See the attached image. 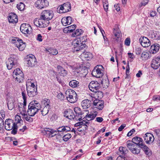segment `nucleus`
<instances>
[{
    "mask_svg": "<svg viewBox=\"0 0 160 160\" xmlns=\"http://www.w3.org/2000/svg\"><path fill=\"white\" fill-rule=\"evenodd\" d=\"M53 16L52 11L44 10L42 12L39 18L35 19L34 21V24L39 28H45L49 25V20L52 19Z\"/></svg>",
    "mask_w": 160,
    "mask_h": 160,
    "instance_id": "1",
    "label": "nucleus"
},
{
    "mask_svg": "<svg viewBox=\"0 0 160 160\" xmlns=\"http://www.w3.org/2000/svg\"><path fill=\"white\" fill-rule=\"evenodd\" d=\"M34 80L28 79L26 82L27 90L28 96L32 97L36 96L37 94V88L35 85Z\"/></svg>",
    "mask_w": 160,
    "mask_h": 160,
    "instance_id": "2",
    "label": "nucleus"
},
{
    "mask_svg": "<svg viewBox=\"0 0 160 160\" xmlns=\"http://www.w3.org/2000/svg\"><path fill=\"white\" fill-rule=\"evenodd\" d=\"M41 106L37 101H34L31 102L28 106V113L29 115L33 116L40 110Z\"/></svg>",
    "mask_w": 160,
    "mask_h": 160,
    "instance_id": "3",
    "label": "nucleus"
},
{
    "mask_svg": "<svg viewBox=\"0 0 160 160\" xmlns=\"http://www.w3.org/2000/svg\"><path fill=\"white\" fill-rule=\"evenodd\" d=\"M5 128L7 130H12V134L15 135L17 131V126L15 122L11 119H6L5 122Z\"/></svg>",
    "mask_w": 160,
    "mask_h": 160,
    "instance_id": "4",
    "label": "nucleus"
},
{
    "mask_svg": "<svg viewBox=\"0 0 160 160\" xmlns=\"http://www.w3.org/2000/svg\"><path fill=\"white\" fill-rule=\"evenodd\" d=\"M103 66L101 65L96 66L92 70V74L95 77L100 78L103 75Z\"/></svg>",
    "mask_w": 160,
    "mask_h": 160,
    "instance_id": "5",
    "label": "nucleus"
},
{
    "mask_svg": "<svg viewBox=\"0 0 160 160\" xmlns=\"http://www.w3.org/2000/svg\"><path fill=\"white\" fill-rule=\"evenodd\" d=\"M25 62L28 67H34L37 65V62L35 56L32 54L27 56L25 59Z\"/></svg>",
    "mask_w": 160,
    "mask_h": 160,
    "instance_id": "6",
    "label": "nucleus"
},
{
    "mask_svg": "<svg viewBox=\"0 0 160 160\" xmlns=\"http://www.w3.org/2000/svg\"><path fill=\"white\" fill-rule=\"evenodd\" d=\"M127 146L129 149L134 154H138L140 152V149L137 145L133 143L131 141L127 142Z\"/></svg>",
    "mask_w": 160,
    "mask_h": 160,
    "instance_id": "7",
    "label": "nucleus"
},
{
    "mask_svg": "<svg viewBox=\"0 0 160 160\" xmlns=\"http://www.w3.org/2000/svg\"><path fill=\"white\" fill-rule=\"evenodd\" d=\"M6 66L8 70L15 68L18 65L16 60L13 56L9 58L6 62Z\"/></svg>",
    "mask_w": 160,
    "mask_h": 160,
    "instance_id": "8",
    "label": "nucleus"
},
{
    "mask_svg": "<svg viewBox=\"0 0 160 160\" xmlns=\"http://www.w3.org/2000/svg\"><path fill=\"white\" fill-rule=\"evenodd\" d=\"M48 5L49 2L47 0H37L35 4L37 8L41 9L47 7Z\"/></svg>",
    "mask_w": 160,
    "mask_h": 160,
    "instance_id": "9",
    "label": "nucleus"
},
{
    "mask_svg": "<svg viewBox=\"0 0 160 160\" xmlns=\"http://www.w3.org/2000/svg\"><path fill=\"white\" fill-rule=\"evenodd\" d=\"M88 87L90 90L94 92L101 89L100 84L97 81H92L90 82Z\"/></svg>",
    "mask_w": 160,
    "mask_h": 160,
    "instance_id": "10",
    "label": "nucleus"
},
{
    "mask_svg": "<svg viewBox=\"0 0 160 160\" xmlns=\"http://www.w3.org/2000/svg\"><path fill=\"white\" fill-rule=\"evenodd\" d=\"M71 9L70 4L69 2L64 3L59 6V13H65L68 12Z\"/></svg>",
    "mask_w": 160,
    "mask_h": 160,
    "instance_id": "11",
    "label": "nucleus"
},
{
    "mask_svg": "<svg viewBox=\"0 0 160 160\" xmlns=\"http://www.w3.org/2000/svg\"><path fill=\"white\" fill-rule=\"evenodd\" d=\"M14 41H15L14 42L15 45L18 48L19 50L22 51L25 49L26 46V44L23 42L21 39L17 38Z\"/></svg>",
    "mask_w": 160,
    "mask_h": 160,
    "instance_id": "12",
    "label": "nucleus"
},
{
    "mask_svg": "<svg viewBox=\"0 0 160 160\" xmlns=\"http://www.w3.org/2000/svg\"><path fill=\"white\" fill-rule=\"evenodd\" d=\"M31 27L28 24L23 23L21 24L20 30L24 34H29L30 33V31L31 30Z\"/></svg>",
    "mask_w": 160,
    "mask_h": 160,
    "instance_id": "13",
    "label": "nucleus"
},
{
    "mask_svg": "<svg viewBox=\"0 0 160 160\" xmlns=\"http://www.w3.org/2000/svg\"><path fill=\"white\" fill-rule=\"evenodd\" d=\"M139 41L141 45L144 47H148L151 45L149 39L146 37H141L139 39Z\"/></svg>",
    "mask_w": 160,
    "mask_h": 160,
    "instance_id": "14",
    "label": "nucleus"
},
{
    "mask_svg": "<svg viewBox=\"0 0 160 160\" xmlns=\"http://www.w3.org/2000/svg\"><path fill=\"white\" fill-rule=\"evenodd\" d=\"M64 114V116L69 119H75L79 121L81 120V118H76L74 113L71 110H69L68 111H65Z\"/></svg>",
    "mask_w": 160,
    "mask_h": 160,
    "instance_id": "15",
    "label": "nucleus"
},
{
    "mask_svg": "<svg viewBox=\"0 0 160 160\" xmlns=\"http://www.w3.org/2000/svg\"><path fill=\"white\" fill-rule=\"evenodd\" d=\"M160 65V57H154L152 60L151 66L153 69H158Z\"/></svg>",
    "mask_w": 160,
    "mask_h": 160,
    "instance_id": "16",
    "label": "nucleus"
},
{
    "mask_svg": "<svg viewBox=\"0 0 160 160\" xmlns=\"http://www.w3.org/2000/svg\"><path fill=\"white\" fill-rule=\"evenodd\" d=\"M44 132L48 135V137H52L58 134L57 133V131L54 130L53 129L49 128H44L42 132Z\"/></svg>",
    "mask_w": 160,
    "mask_h": 160,
    "instance_id": "17",
    "label": "nucleus"
},
{
    "mask_svg": "<svg viewBox=\"0 0 160 160\" xmlns=\"http://www.w3.org/2000/svg\"><path fill=\"white\" fill-rule=\"evenodd\" d=\"M93 104L95 106V108L99 110H102L104 107V102L102 100H100L98 99H96L94 100Z\"/></svg>",
    "mask_w": 160,
    "mask_h": 160,
    "instance_id": "18",
    "label": "nucleus"
},
{
    "mask_svg": "<svg viewBox=\"0 0 160 160\" xmlns=\"http://www.w3.org/2000/svg\"><path fill=\"white\" fill-rule=\"evenodd\" d=\"M8 19L10 23H13L17 22L18 20L17 15L14 12L9 14Z\"/></svg>",
    "mask_w": 160,
    "mask_h": 160,
    "instance_id": "19",
    "label": "nucleus"
},
{
    "mask_svg": "<svg viewBox=\"0 0 160 160\" xmlns=\"http://www.w3.org/2000/svg\"><path fill=\"white\" fill-rule=\"evenodd\" d=\"M61 22L63 26H66L71 24L72 22V20L70 16L64 17L62 19Z\"/></svg>",
    "mask_w": 160,
    "mask_h": 160,
    "instance_id": "20",
    "label": "nucleus"
},
{
    "mask_svg": "<svg viewBox=\"0 0 160 160\" xmlns=\"http://www.w3.org/2000/svg\"><path fill=\"white\" fill-rule=\"evenodd\" d=\"M144 137V140L147 144L152 143L154 139L153 135L150 133H147Z\"/></svg>",
    "mask_w": 160,
    "mask_h": 160,
    "instance_id": "21",
    "label": "nucleus"
},
{
    "mask_svg": "<svg viewBox=\"0 0 160 160\" xmlns=\"http://www.w3.org/2000/svg\"><path fill=\"white\" fill-rule=\"evenodd\" d=\"M57 68L58 75L64 77L66 76L68 74V71L61 66H58Z\"/></svg>",
    "mask_w": 160,
    "mask_h": 160,
    "instance_id": "22",
    "label": "nucleus"
},
{
    "mask_svg": "<svg viewBox=\"0 0 160 160\" xmlns=\"http://www.w3.org/2000/svg\"><path fill=\"white\" fill-rule=\"evenodd\" d=\"M128 150L126 148L122 147L121 150V160H128L127 153Z\"/></svg>",
    "mask_w": 160,
    "mask_h": 160,
    "instance_id": "23",
    "label": "nucleus"
},
{
    "mask_svg": "<svg viewBox=\"0 0 160 160\" xmlns=\"http://www.w3.org/2000/svg\"><path fill=\"white\" fill-rule=\"evenodd\" d=\"M133 143L136 144V145L139 146L140 148L142 145L144 143L143 142V140L141 138L139 137H135L133 138L131 141Z\"/></svg>",
    "mask_w": 160,
    "mask_h": 160,
    "instance_id": "24",
    "label": "nucleus"
},
{
    "mask_svg": "<svg viewBox=\"0 0 160 160\" xmlns=\"http://www.w3.org/2000/svg\"><path fill=\"white\" fill-rule=\"evenodd\" d=\"M87 114L85 117H86L87 120L89 121L93 120L97 115L98 112L96 111L94 112H93L90 113L88 115L87 114V110L84 111Z\"/></svg>",
    "mask_w": 160,
    "mask_h": 160,
    "instance_id": "25",
    "label": "nucleus"
},
{
    "mask_svg": "<svg viewBox=\"0 0 160 160\" xmlns=\"http://www.w3.org/2000/svg\"><path fill=\"white\" fill-rule=\"evenodd\" d=\"M67 100L71 103L76 102L78 99L77 95L76 93H74L73 95H71L66 97Z\"/></svg>",
    "mask_w": 160,
    "mask_h": 160,
    "instance_id": "26",
    "label": "nucleus"
},
{
    "mask_svg": "<svg viewBox=\"0 0 160 160\" xmlns=\"http://www.w3.org/2000/svg\"><path fill=\"white\" fill-rule=\"evenodd\" d=\"M81 56L82 58H85L87 60H89L92 58V54L88 52H83Z\"/></svg>",
    "mask_w": 160,
    "mask_h": 160,
    "instance_id": "27",
    "label": "nucleus"
},
{
    "mask_svg": "<svg viewBox=\"0 0 160 160\" xmlns=\"http://www.w3.org/2000/svg\"><path fill=\"white\" fill-rule=\"evenodd\" d=\"M76 25L73 24L72 25L65 28L63 29V31L64 33H68L72 32L76 28Z\"/></svg>",
    "mask_w": 160,
    "mask_h": 160,
    "instance_id": "28",
    "label": "nucleus"
},
{
    "mask_svg": "<svg viewBox=\"0 0 160 160\" xmlns=\"http://www.w3.org/2000/svg\"><path fill=\"white\" fill-rule=\"evenodd\" d=\"M85 46L86 45L84 44L81 45L80 46H78L74 47L72 49L73 52H83V51L84 50Z\"/></svg>",
    "mask_w": 160,
    "mask_h": 160,
    "instance_id": "29",
    "label": "nucleus"
},
{
    "mask_svg": "<svg viewBox=\"0 0 160 160\" xmlns=\"http://www.w3.org/2000/svg\"><path fill=\"white\" fill-rule=\"evenodd\" d=\"M74 110L76 114L75 116L76 117L81 118V119L82 118L81 116L83 114L84 112H81V109L78 107H75L74 109Z\"/></svg>",
    "mask_w": 160,
    "mask_h": 160,
    "instance_id": "30",
    "label": "nucleus"
},
{
    "mask_svg": "<svg viewBox=\"0 0 160 160\" xmlns=\"http://www.w3.org/2000/svg\"><path fill=\"white\" fill-rule=\"evenodd\" d=\"M19 75H14L13 78H15L16 81L18 83L22 82L23 80L24 75L23 73H21Z\"/></svg>",
    "mask_w": 160,
    "mask_h": 160,
    "instance_id": "31",
    "label": "nucleus"
},
{
    "mask_svg": "<svg viewBox=\"0 0 160 160\" xmlns=\"http://www.w3.org/2000/svg\"><path fill=\"white\" fill-rule=\"evenodd\" d=\"M50 101L49 99L45 98L42 100L41 102V108L42 107H48L50 108Z\"/></svg>",
    "mask_w": 160,
    "mask_h": 160,
    "instance_id": "32",
    "label": "nucleus"
},
{
    "mask_svg": "<svg viewBox=\"0 0 160 160\" xmlns=\"http://www.w3.org/2000/svg\"><path fill=\"white\" fill-rule=\"evenodd\" d=\"M140 148L142 149L146 155L148 156H150L151 155V151L144 144L143 145H142Z\"/></svg>",
    "mask_w": 160,
    "mask_h": 160,
    "instance_id": "33",
    "label": "nucleus"
},
{
    "mask_svg": "<svg viewBox=\"0 0 160 160\" xmlns=\"http://www.w3.org/2000/svg\"><path fill=\"white\" fill-rule=\"evenodd\" d=\"M114 36L113 39L117 41L119 40L120 33L119 30L117 28H114L113 31Z\"/></svg>",
    "mask_w": 160,
    "mask_h": 160,
    "instance_id": "34",
    "label": "nucleus"
},
{
    "mask_svg": "<svg viewBox=\"0 0 160 160\" xmlns=\"http://www.w3.org/2000/svg\"><path fill=\"white\" fill-rule=\"evenodd\" d=\"M81 105L83 109H87L90 106V101L88 99L83 100L81 103Z\"/></svg>",
    "mask_w": 160,
    "mask_h": 160,
    "instance_id": "35",
    "label": "nucleus"
},
{
    "mask_svg": "<svg viewBox=\"0 0 160 160\" xmlns=\"http://www.w3.org/2000/svg\"><path fill=\"white\" fill-rule=\"evenodd\" d=\"M151 53L149 52H143L141 54V57L143 60H148L150 57Z\"/></svg>",
    "mask_w": 160,
    "mask_h": 160,
    "instance_id": "36",
    "label": "nucleus"
},
{
    "mask_svg": "<svg viewBox=\"0 0 160 160\" xmlns=\"http://www.w3.org/2000/svg\"><path fill=\"white\" fill-rule=\"evenodd\" d=\"M159 49V45L158 44L155 43L152 45L150 49L152 51H153L152 53H156Z\"/></svg>",
    "mask_w": 160,
    "mask_h": 160,
    "instance_id": "37",
    "label": "nucleus"
},
{
    "mask_svg": "<svg viewBox=\"0 0 160 160\" xmlns=\"http://www.w3.org/2000/svg\"><path fill=\"white\" fill-rule=\"evenodd\" d=\"M89 123L85 120H83L82 122H79L75 124V126L76 127L81 126H85V128L88 127V125H89Z\"/></svg>",
    "mask_w": 160,
    "mask_h": 160,
    "instance_id": "38",
    "label": "nucleus"
},
{
    "mask_svg": "<svg viewBox=\"0 0 160 160\" xmlns=\"http://www.w3.org/2000/svg\"><path fill=\"white\" fill-rule=\"evenodd\" d=\"M69 85L73 88H76L79 86V82L76 80H72L69 82Z\"/></svg>",
    "mask_w": 160,
    "mask_h": 160,
    "instance_id": "39",
    "label": "nucleus"
},
{
    "mask_svg": "<svg viewBox=\"0 0 160 160\" xmlns=\"http://www.w3.org/2000/svg\"><path fill=\"white\" fill-rule=\"evenodd\" d=\"M72 44L73 45V47L80 46L81 45H83L82 44V42L79 39L74 40L72 42Z\"/></svg>",
    "mask_w": 160,
    "mask_h": 160,
    "instance_id": "40",
    "label": "nucleus"
},
{
    "mask_svg": "<svg viewBox=\"0 0 160 160\" xmlns=\"http://www.w3.org/2000/svg\"><path fill=\"white\" fill-rule=\"evenodd\" d=\"M19 111L20 112L21 114L23 117L26 114H27V112L26 111V108L25 107H20L19 108Z\"/></svg>",
    "mask_w": 160,
    "mask_h": 160,
    "instance_id": "41",
    "label": "nucleus"
},
{
    "mask_svg": "<svg viewBox=\"0 0 160 160\" xmlns=\"http://www.w3.org/2000/svg\"><path fill=\"white\" fill-rule=\"evenodd\" d=\"M48 52L50 54L53 55H55L58 53V50L56 49L51 48L49 49Z\"/></svg>",
    "mask_w": 160,
    "mask_h": 160,
    "instance_id": "42",
    "label": "nucleus"
},
{
    "mask_svg": "<svg viewBox=\"0 0 160 160\" xmlns=\"http://www.w3.org/2000/svg\"><path fill=\"white\" fill-rule=\"evenodd\" d=\"M96 92H94L95 93L94 95L95 96V97H97L98 98H101L103 96L102 92L99 90H97Z\"/></svg>",
    "mask_w": 160,
    "mask_h": 160,
    "instance_id": "43",
    "label": "nucleus"
},
{
    "mask_svg": "<svg viewBox=\"0 0 160 160\" xmlns=\"http://www.w3.org/2000/svg\"><path fill=\"white\" fill-rule=\"evenodd\" d=\"M31 116L28 115L27 114H26L24 116L22 117V118L24 120L29 122H32L33 121V118L30 117Z\"/></svg>",
    "mask_w": 160,
    "mask_h": 160,
    "instance_id": "44",
    "label": "nucleus"
},
{
    "mask_svg": "<svg viewBox=\"0 0 160 160\" xmlns=\"http://www.w3.org/2000/svg\"><path fill=\"white\" fill-rule=\"evenodd\" d=\"M76 92L73 90L69 89L67 90L65 92V95L66 97H68L70 95H73L74 93H76Z\"/></svg>",
    "mask_w": 160,
    "mask_h": 160,
    "instance_id": "45",
    "label": "nucleus"
},
{
    "mask_svg": "<svg viewBox=\"0 0 160 160\" xmlns=\"http://www.w3.org/2000/svg\"><path fill=\"white\" fill-rule=\"evenodd\" d=\"M50 109L48 107H43V108L42 111H41L42 112V114L43 116H45L47 115L49 111V110Z\"/></svg>",
    "mask_w": 160,
    "mask_h": 160,
    "instance_id": "46",
    "label": "nucleus"
},
{
    "mask_svg": "<svg viewBox=\"0 0 160 160\" xmlns=\"http://www.w3.org/2000/svg\"><path fill=\"white\" fill-rule=\"evenodd\" d=\"M82 33V30L81 29L77 30L74 33L72 34V36L73 37H76L80 35Z\"/></svg>",
    "mask_w": 160,
    "mask_h": 160,
    "instance_id": "47",
    "label": "nucleus"
},
{
    "mask_svg": "<svg viewBox=\"0 0 160 160\" xmlns=\"http://www.w3.org/2000/svg\"><path fill=\"white\" fill-rule=\"evenodd\" d=\"M103 7L104 9L106 12H107L108 9V0H103Z\"/></svg>",
    "mask_w": 160,
    "mask_h": 160,
    "instance_id": "48",
    "label": "nucleus"
},
{
    "mask_svg": "<svg viewBox=\"0 0 160 160\" xmlns=\"http://www.w3.org/2000/svg\"><path fill=\"white\" fill-rule=\"evenodd\" d=\"M157 40H160V32L158 31L154 32L152 35Z\"/></svg>",
    "mask_w": 160,
    "mask_h": 160,
    "instance_id": "49",
    "label": "nucleus"
},
{
    "mask_svg": "<svg viewBox=\"0 0 160 160\" xmlns=\"http://www.w3.org/2000/svg\"><path fill=\"white\" fill-rule=\"evenodd\" d=\"M18 9L19 10L22 11L25 8V5L22 3L21 2L17 5Z\"/></svg>",
    "mask_w": 160,
    "mask_h": 160,
    "instance_id": "50",
    "label": "nucleus"
},
{
    "mask_svg": "<svg viewBox=\"0 0 160 160\" xmlns=\"http://www.w3.org/2000/svg\"><path fill=\"white\" fill-rule=\"evenodd\" d=\"M4 126V122L2 118L0 117V132L2 133L3 132V128Z\"/></svg>",
    "mask_w": 160,
    "mask_h": 160,
    "instance_id": "51",
    "label": "nucleus"
},
{
    "mask_svg": "<svg viewBox=\"0 0 160 160\" xmlns=\"http://www.w3.org/2000/svg\"><path fill=\"white\" fill-rule=\"evenodd\" d=\"M57 133H58V134L57 135L58 136H60L61 137L62 136L61 135H60V134H59V132H65L64 130V126H62L61 127H60L59 128H58L57 129Z\"/></svg>",
    "mask_w": 160,
    "mask_h": 160,
    "instance_id": "52",
    "label": "nucleus"
},
{
    "mask_svg": "<svg viewBox=\"0 0 160 160\" xmlns=\"http://www.w3.org/2000/svg\"><path fill=\"white\" fill-rule=\"evenodd\" d=\"M8 108L10 110H12L14 107V102L13 101H8Z\"/></svg>",
    "mask_w": 160,
    "mask_h": 160,
    "instance_id": "53",
    "label": "nucleus"
},
{
    "mask_svg": "<svg viewBox=\"0 0 160 160\" xmlns=\"http://www.w3.org/2000/svg\"><path fill=\"white\" fill-rule=\"evenodd\" d=\"M21 73H23L21 70H20L19 68H17L15 69L13 73V76H14V75H19Z\"/></svg>",
    "mask_w": 160,
    "mask_h": 160,
    "instance_id": "54",
    "label": "nucleus"
},
{
    "mask_svg": "<svg viewBox=\"0 0 160 160\" xmlns=\"http://www.w3.org/2000/svg\"><path fill=\"white\" fill-rule=\"evenodd\" d=\"M71 135L69 133H68L63 137V139L64 141H68L71 137Z\"/></svg>",
    "mask_w": 160,
    "mask_h": 160,
    "instance_id": "55",
    "label": "nucleus"
},
{
    "mask_svg": "<svg viewBox=\"0 0 160 160\" xmlns=\"http://www.w3.org/2000/svg\"><path fill=\"white\" fill-rule=\"evenodd\" d=\"M15 119L16 122L18 123H20L21 121H22L20 116L18 115L15 116Z\"/></svg>",
    "mask_w": 160,
    "mask_h": 160,
    "instance_id": "56",
    "label": "nucleus"
},
{
    "mask_svg": "<svg viewBox=\"0 0 160 160\" xmlns=\"http://www.w3.org/2000/svg\"><path fill=\"white\" fill-rule=\"evenodd\" d=\"M131 41L130 39L129 38H127L124 41L125 44L127 46H129L130 45Z\"/></svg>",
    "mask_w": 160,
    "mask_h": 160,
    "instance_id": "57",
    "label": "nucleus"
},
{
    "mask_svg": "<svg viewBox=\"0 0 160 160\" xmlns=\"http://www.w3.org/2000/svg\"><path fill=\"white\" fill-rule=\"evenodd\" d=\"M57 98L60 99L62 100L64 98V95L61 92L58 93L57 95Z\"/></svg>",
    "mask_w": 160,
    "mask_h": 160,
    "instance_id": "58",
    "label": "nucleus"
},
{
    "mask_svg": "<svg viewBox=\"0 0 160 160\" xmlns=\"http://www.w3.org/2000/svg\"><path fill=\"white\" fill-rule=\"evenodd\" d=\"M148 2V0H143L142 2L140 4V7L142 6H145L147 4Z\"/></svg>",
    "mask_w": 160,
    "mask_h": 160,
    "instance_id": "59",
    "label": "nucleus"
},
{
    "mask_svg": "<svg viewBox=\"0 0 160 160\" xmlns=\"http://www.w3.org/2000/svg\"><path fill=\"white\" fill-rule=\"evenodd\" d=\"M111 122L112 124H117L119 122V118H117L115 119L112 120L111 121Z\"/></svg>",
    "mask_w": 160,
    "mask_h": 160,
    "instance_id": "60",
    "label": "nucleus"
},
{
    "mask_svg": "<svg viewBox=\"0 0 160 160\" xmlns=\"http://www.w3.org/2000/svg\"><path fill=\"white\" fill-rule=\"evenodd\" d=\"M114 8L118 12L120 10V5L119 3L115 4L114 6Z\"/></svg>",
    "mask_w": 160,
    "mask_h": 160,
    "instance_id": "61",
    "label": "nucleus"
},
{
    "mask_svg": "<svg viewBox=\"0 0 160 160\" xmlns=\"http://www.w3.org/2000/svg\"><path fill=\"white\" fill-rule=\"evenodd\" d=\"M135 132V130L134 129H132L130 131L128 132L127 134V136L128 137L131 136L132 133Z\"/></svg>",
    "mask_w": 160,
    "mask_h": 160,
    "instance_id": "62",
    "label": "nucleus"
},
{
    "mask_svg": "<svg viewBox=\"0 0 160 160\" xmlns=\"http://www.w3.org/2000/svg\"><path fill=\"white\" fill-rule=\"evenodd\" d=\"M153 100L154 101H158L160 100V96L159 95H155L153 97Z\"/></svg>",
    "mask_w": 160,
    "mask_h": 160,
    "instance_id": "63",
    "label": "nucleus"
},
{
    "mask_svg": "<svg viewBox=\"0 0 160 160\" xmlns=\"http://www.w3.org/2000/svg\"><path fill=\"white\" fill-rule=\"evenodd\" d=\"M142 52L141 49L140 48H137L136 49V53L137 55H139Z\"/></svg>",
    "mask_w": 160,
    "mask_h": 160,
    "instance_id": "64",
    "label": "nucleus"
}]
</instances>
